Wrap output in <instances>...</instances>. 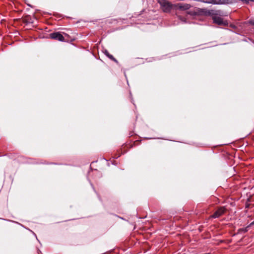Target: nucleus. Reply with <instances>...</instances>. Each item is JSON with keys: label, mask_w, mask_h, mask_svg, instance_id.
Returning a JSON list of instances; mask_svg holds the SVG:
<instances>
[{"label": "nucleus", "mask_w": 254, "mask_h": 254, "mask_svg": "<svg viewBox=\"0 0 254 254\" xmlns=\"http://www.w3.org/2000/svg\"><path fill=\"white\" fill-rule=\"evenodd\" d=\"M159 3L164 12H169L172 9H174V4L166 0H160Z\"/></svg>", "instance_id": "f257e3e1"}, {"label": "nucleus", "mask_w": 254, "mask_h": 254, "mask_svg": "<svg viewBox=\"0 0 254 254\" xmlns=\"http://www.w3.org/2000/svg\"><path fill=\"white\" fill-rule=\"evenodd\" d=\"M218 15H213L212 20L213 22L218 25H227L228 23L227 21L224 20L221 17L218 16Z\"/></svg>", "instance_id": "f03ea898"}, {"label": "nucleus", "mask_w": 254, "mask_h": 254, "mask_svg": "<svg viewBox=\"0 0 254 254\" xmlns=\"http://www.w3.org/2000/svg\"><path fill=\"white\" fill-rule=\"evenodd\" d=\"M191 7V5L189 3H179L174 4V9L180 10H187Z\"/></svg>", "instance_id": "7ed1b4c3"}, {"label": "nucleus", "mask_w": 254, "mask_h": 254, "mask_svg": "<svg viewBox=\"0 0 254 254\" xmlns=\"http://www.w3.org/2000/svg\"><path fill=\"white\" fill-rule=\"evenodd\" d=\"M51 38L59 40L60 41H64V37L60 32H54L50 34Z\"/></svg>", "instance_id": "20e7f679"}, {"label": "nucleus", "mask_w": 254, "mask_h": 254, "mask_svg": "<svg viewBox=\"0 0 254 254\" xmlns=\"http://www.w3.org/2000/svg\"><path fill=\"white\" fill-rule=\"evenodd\" d=\"M226 211V208L224 207L219 208L212 215V217L214 218H218L222 215Z\"/></svg>", "instance_id": "39448f33"}, {"label": "nucleus", "mask_w": 254, "mask_h": 254, "mask_svg": "<svg viewBox=\"0 0 254 254\" xmlns=\"http://www.w3.org/2000/svg\"><path fill=\"white\" fill-rule=\"evenodd\" d=\"M198 1L212 4H220L223 3L222 0H197Z\"/></svg>", "instance_id": "423d86ee"}, {"label": "nucleus", "mask_w": 254, "mask_h": 254, "mask_svg": "<svg viewBox=\"0 0 254 254\" xmlns=\"http://www.w3.org/2000/svg\"><path fill=\"white\" fill-rule=\"evenodd\" d=\"M208 15H211L212 17L213 15H219L220 16H225V15L223 13L221 10H210L207 12Z\"/></svg>", "instance_id": "0eeeda50"}, {"label": "nucleus", "mask_w": 254, "mask_h": 254, "mask_svg": "<svg viewBox=\"0 0 254 254\" xmlns=\"http://www.w3.org/2000/svg\"><path fill=\"white\" fill-rule=\"evenodd\" d=\"M104 53L110 59H111V60L114 61L115 62H116L117 63H118V61L112 55L110 54V53L107 50H105V51L104 52Z\"/></svg>", "instance_id": "6e6552de"}, {"label": "nucleus", "mask_w": 254, "mask_h": 254, "mask_svg": "<svg viewBox=\"0 0 254 254\" xmlns=\"http://www.w3.org/2000/svg\"><path fill=\"white\" fill-rule=\"evenodd\" d=\"M249 23L253 25H254V19H251L250 21H249Z\"/></svg>", "instance_id": "1a4fd4ad"}, {"label": "nucleus", "mask_w": 254, "mask_h": 254, "mask_svg": "<svg viewBox=\"0 0 254 254\" xmlns=\"http://www.w3.org/2000/svg\"><path fill=\"white\" fill-rule=\"evenodd\" d=\"M188 13L189 14H190V15H194V14L193 12H191V11H189V12H188Z\"/></svg>", "instance_id": "9d476101"}, {"label": "nucleus", "mask_w": 254, "mask_h": 254, "mask_svg": "<svg viewBox=\"0 0 254 254\" xmlns=\"http://www.w3.org/2000/svg\"><path fill=\"white\" fill-rule=\"evenodd\" d=\"M254 224V221L251 224V225H253Z\"/></svg>", "instance_id": "9b49d317"}, {"label": "nucleus", "mask_w": 254, "mask_h": 254, "mask_svg": "<svg viewBox=\"0 0 254 254\" xmlns=\"http://www.w3.org/2000/svg\"><path fill=\"white\" fill-rule=\"evenodd\" d=\"M251 1H254V0H251Z\"/></svg>", "instance_id": "f8f14e48"}]
</instances>
